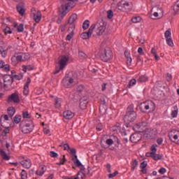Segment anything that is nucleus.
<instances>
[{
  "label": "nucleus",
  "mask_w": 179,
  "mask_h": 179,
  "mask_svg": "<svg viewBox=\"0 0 179 179\" xmlns=\"http://www.w3.org/2000/svg\"><path fill=\"white\" fill-rule=\"evenodd\" d=\"M118 174V171H115L113 173H110L108 175V178H114V177H115V176H117Z\"/></svg>",
  "instance_id": "64"
},
{
  "label": "nucleus",
  "mask_w": 179,
  "mask_h": 179,
  "mask_svg": "<svg viewBox=\"0 0 179 179\" xmlns=\"http://www.w3.org/2000/svg\"><path fill=\"white\" fill-rule=\"evenodd\" d=\"M141 20H142V18L141 17H134L133 18H131V22L133 23H139Z\"/></svg>",
  "instance_id": "47"
},
{
  "label": "nucleus",
  "mask_w": 179,
  "mask_h": 179,
  "mask_svg": "<svg viewBox=\"0 0 179 179\" xmlns=\"http://www.w3.org/2000/svg\"><path fill=\"white\" fill-rule=\"evenodd\" d=\"M104 31H106V23L101 21L96 30V36H101Z\"/></svg>",
  "instance_id": "11"
},
{
  "label": "nucleus",
  "mask_w": 179,
  "mask_h": 179,
  "mask_svg": "<svg viewBox=\"0 0 179 179\" xmlns=\"http://www.w3.org/2000/svg\"><path fill=\"white\" fill-rule=\"evenodd\" d=\"M80 36L83 40H87L92 37V34L90 32H89V31H87V32L82 33Z\"/></svg>",
  "instance_id": "23"
},
{
  "label": "nucleus",
  "mask_w": 179,
  "mask_h": 179,
  "mask_svg": "<svg viewBox=\"0 0 179 179\" xmlns=\"http://www.w3.org/2000/svg\"><path fill=\"white\" fill-rule=\"evenodd\" d=\"M87 99L85 97H83L80 99V108L81 110H86L87 107Z\"/></svg>",
  "instance_id": "16"
},
{
  "label": "nucleus",
  "mask_w": 179,
  "mask_h": 179,
  "mask_svg": "<svg viewBox=\"0 0 179 179\" xmlns=\"http://www.w3.org/2000/svg\"><path fill=\"white\" fill-rule=\"evenodd\" d=\"M8 103H15V104H19L20 103V98L19 97V93L15 92L10 94L8 98Z\"/></svg>",
  "instance_id": "8"
},
{
  "label": "nucleus",
  "mask_w": 179,
  "mask_h": 179,
  "mask_svg": "<svg viewBox=\"0 0 179 179\" xmlns=\"http://www.w3.org/2000/svg\"><path fill=\"white\" fill-rule=\"evenodd\" d=\"M157 144H153L152 146H151V148H150V150H151V152H152V153H156V152H157Z\"/></svg>",
  "instance_id": "52"
},
{
  "label": "nucleus",
  "mask_w": 179,
  "mask_h": 179,
  "mask_svg": "<svg viewBox=\"0 0 179 179\" xmlns=\"http://www.w3.org/2000/svg\"><path fill=\"white\" fill-rule=\"evenodd\" d=\"M169 137L170 141H171V142L176 143V141H177L176 143L179 145V132L178 131H171L169 134Z\"/></svg>",
  "instance_id": "10"
},
{
  "label": "nucleus",
  "mask_w": 179,
  "mask_h": 179,
  "mask_svg": "<svg viewBox=\"0 0 179 179\" xmlns=\"http://www.w3.org/2000/svg\"><path fill=\"white\" fill-rule=\"evenodd\" d=\"M63 117L65 120H72L75 117V113L68 110L63 113Z\"/></svg>",
  "instance_id": "15"
},
{
  "label": "nucleus",
  "mask_w": 179,
  "mask_h": 179,
  "mask_svg": "<svg viewBox=\"0 0 179 179\" xmlns=\"http://www.w3.org/2000/svg\"><path fill=\"white\" fill-rule=\"evenodd\" d=\"M55 105L56 108H59V107H61V99H55Z\"/></svg>",
  "instance_id": "51"
},
{
  "label": "nucleus",
  "mask_w": 179,
  "mask_h": 179,
  "mask_svg": "<svg viewBox=\"0 0 179 179\" xmlns=\"http://www.w3.org/2000/svg\"><path fill=\"white\" fill-rule=\"evenodd\" d=\"M1 68L4 72H9V71H10V66L9 64H6L3 60H0V69Z\"/></svg>",
  "instance_id": "19"
},
{
  "label": "nucleus",
  "mask_w": 179,
  "mask_h": 179,
  "mask_svg": "<svg viewBox=\"0 0 179 179\" xmlns=\"http://www.w3.org/2000/svg\"><path fill=\"white\" fill-rule=\"evenodd\" d=\"M107 15L108 19H113V16H114V13H113L112 10H108L107 11Z\"/></svg>",
  "instance_id": "50"
},
{
  "label": "nucleus",
  "mask_w": 179,
  "mask_h": 179,
  "mask_svg": "<svg viewBox=\"0 0 179 179\" xmlns=\"http://www.w3.org/2000/svg\"><path fill=\"white\" fill-rule=\"evenodd\" d=\"M21 178L22 179H27V172L23 169L21 172Z\"/></svg>",
  "instance_id": "54"
},
{
  "label": "nucleus",
  "mask_w": 179,
  "mask_h": 179,
  "mask_svg": "<svg viewBox=\"0 0 179 179\" xmlns=\"http://www.w3.org/2000/svg\"><path fill=\"white\" fill-rule=\"evenodd\" d=\"M148 80H149V78H148V76L146 75L141 76L138 79V82L140 83L148 82Z\"/></svg>",
  "instance_id": "29"
},
{
  "label": "nucleus",
  "mask_w": 179,
  "mask_h": 179,
  "mask_svg": "<svg viewBox=\"0 0 179 179\" xmlns=\"http://www.w3.org/2000/svg\"><path fill=\"white\" fill-rule=\"evenodd\" d=\"M31 16L33 17L36 23H40V20H41V12L37 11L36 13H32Z\"/></svg>",
  "instance_id": "18"
},
{
  "label": "nucleus",
  "mask_w": 179,
  "mask_h": 179,
  "mask_svg": "<svg viewBox=\"0 0 179 179\" xmlns=\"http://www.w3.org/2000/svg\"><path fill=\"white\" fill-rule=\"evenodd\" d=\"M122 12H131V10H132V7L131 6L129 2L126 1L124 8H122Z\"/></svg>",
  "instance_id": "26"
},
{
  "label": "nucleus",
  "mask_w": 179,
  "mask_h": 179,
  "mask_svg": "<svg viewBox=\"0 0 179 179\" xmlns=\"http://www.w3.org/2000/svg\"><path fill=\"white\" fill-rule=\"evenodd\" d=\"M33 69H34V66L33 65L23 66V71L24 72H27V71H33Z\"/></svg>",
  "instance_id": "41"
},
{
  "label": "nucleus",
  "mask_w": 179,
  "mask_h": 179,
  "mask_svg": "<svg viewBox=\"0 0 179 179\" xmlns=\"http://www.w3.org/2000/svg\"><path fill=\"white\" fill-rule=\"evenodd\" d=\"M146 167H148V162L146 161L141 163L140 169H146Z\"/></svg>",
  "instance_id": "60"
},
{
  "label": "nucleus",
  "mask_w": 179,
  "mask_h": 179,
  "mask_svg": "<svg viewBox=\"0 0 179 179\" xmlns=\"http://www.w3.org/2000/svg\"><path fill=\"white\" fill-rule=\"evenodd\" d=\"M21 58L22 62H24V61H29L30 59V55L28 53H21Z\"/></svg>",
  "instance_id": "33"
},
{
  "label": "nucleus",
  "mask_w": 179,
  "mask_h": 179,
  "mask_svg": "<svg viewBox=\"0 0 179 179\" xmlns=\"http://www.w3.org/2000/svg\"><path fill=\"white\" fill-rule=\"evenodd\" d=\"M149 110V113H153L156 110V104L152 101L141 103L140 105V110L141 113H146Z\"/></svg>",
  "instance_id": "2"
},
{
  "label": "nucleus",
  "mask_w": 179,
  "mask_h": 179,
  "mask_svg": "<svg viewBox=\"0 0 179 179\" xmlns=\"http://www.w3.org/2000/svg\"><path fill=\"white\" fill-rule=\"evenodd\" d=\"M100 58L103 62H108L113 59V52L110 49H105L103 53H101Z\"/></svg>",
  "instance_id": "4"
},
{
  "label": "nucleus",
  "mask_w": 179,
  "mask_h": 179,
  "mask_svg": "<svg viewBox=\"0 0 179 179\" xmlns=\"http://www.w3.org/2000/svg\"><path fill=\"white\" fill-rule=\"evenodd\" d=\"M76 1H78V0H66L65 3L62 4L61 8L59 9H61V10H64L68 13L70 9L75 7V2Z\"/></svg>",
  "instance_id": "3"
},
{
  "label": "nucleus",
  "mask_w": 179,
  "mask_h": 179,
  "mask_svg": "<svg viewBox=\"0 0 179 179\" xmlns=\"http://www.w3.org/2000/svg\"><path fill=\"white\" fill-rule=\"evenodd\" d=\"M23 94L25 96H27V94H29V85H26V84L24 86V91H23Z\"/></svg>",
  "instance_id": "55"
},
{
  "label": "nucleus",
  "mask_w": 179,
  "mask_h": 179,
  "mask_svg": "<svg viewBox=\"0 0 179 179\" xmlns=\"http://www.w3.org/2000/svg\"><path fill=\"white\" fill-rule=\"evenodd\" d=\"M69 61V57L65 55L60 56L57 62L59 66H60V69H65Z\"/></svg>",
  "instance_id": "5"
},
{
  "label": "nucleus",
  "mask_w": 179,
  "mask_h": 179,
  "mask_svg": "<svg viewBox=\"0 0 179 179\" xmlns=\"http://www.w3.org/2000/svg\"><path fill=\"white\" fill-rule=\"evenodd\" d=\"M138 115L134 108V104H130L127 108L126 114L124 115L123 120L125 124H131L136 120Z\"/></svg>",
  "instance_id": "1"
},
{
  "label": "nucleus",
  "mask_w": 179,
  "mask_h": 179,
  "mask_svg": "<svg viewBox=\"0 0 179 179\" xmlns=\"http://www.w3.org/2000/svg\"><path fill=\"white\" fill-rule=\"evenodd\" d=\"M33 130L31 129V127H27L26 126H23L22 127V132L23 134H30V132H31Z\"/></svg>",
  "instance_id": "32"
},
{
  "label": "nucleus",
  "mask_w": 179,
  "mask_h": 179,
  "mask_svg": "<svg viewBox=\"0 0 179 179\" xmlns=\"http://www.w3.org/2000/svg\"><path fill=\"white\" fill-rule=\"evenodd\" d=\"M163 158V155H159V154H156V152H154L152 155V159L154 160H162V159Z\"/></svg>",
  "instance_id": "36"
},
{
  "label": "nucleus",
  "mask_w": 179,
  "mask_h": 179,
  "mask_svg": "<svg viewBox=\"0 0 179 179\" xmlns=\"http://www.w3.org/2000/svg\"><path fill=\"white\" fill-rule=\"evenodd\" d=\"M166 40V43L168 44V45H169V47H173L174 45V43H173V40L171 39V38H168Z\"/></svg>",
  "instance_id": "53"
},
{
  "label": "nucleus",
  "mask_w": 179,
  "mask_h": 179,
  "mask_svg": "<svg viewBox=\"0 0 179 179\" xmlns=\"http://www.w3.org/2000/svg\"><path fill=\"white\" fill-rule=\"evenodd\" d=\"M69 153H70V155H71V158L75 157V156H78V155H76V149H75V148H70Z\"/></svg>",
  "instance_id": "45"
},
{
  "label": "nucleus",
  "mask_w": 179,
  "mask_h": 179,
  "mask_svg": "<svg viewBox=\"0 0 179 179\" xmlns=\"http://www.w3.org/2000/svg\"><path fill=\"white\" fill-rule=\"evenodd\" d=\"M8 111V114L9 115V117H10V118H12V117H13V115H15V113H16V109H15V108L13 107H9L7 109Z\"/></svg>",
  "instance_id": "24"
},
{
  "label": "nucleus",
  "mask_w": 179,
  "mask_h": 179,
  "mask_svg": "<svg viewBox=\"0 0 179 179\" xmlns=\"http://www.w3.org/2000/svg\"><path fill=\"white\" fill-rule=\"evenodd\" d=\"M78 57L80 59H86V58H87V55H86L83 51H79Z\"/></svg>",
  "instance_id": "38"
},
{
  "label": "nucleus",
  "mask_w": 179,
  "mask_h": 179,
  "mask_svg": "<svg viewBox=\"0 0 179 179\" xmlns=\"http://www.w3.org/2000/svg\"><path fill=\"white\" fill-rule=\"evenodd\" d=\"M12 77L13 80L16 79V80H21V79H23V74H21V73L18 75L15 74V75H13Z\"/></svg>",
  "instance_id": "44"
},
{
  "label": "nucleus",
  "mask_w": 179,
  "mask_h": 179,
  "mask_svg": "<svg viewBox=\"0 0 179 179\" xmlns=\"http://www.w3.org/2000/svg\"><path fill=\"white\" fill-rule=\"evenodd\" d=\"M171 115L172 118H177L178 115V107L177 106H173V110L171 111Z\"/></svg>",
  "instance_id": "21"
},
{
  "label": "nucleus",
  "mask_w": 179,
  "mask_h": 179,
  "mask_svg": "<svg viewBox=\"0 0 179 179\" xmlns=\"http://www.w3.org/2000/svg\"><path fill=\"white\" fill-rule=\"evenodd\" d=\"M173 10L174 12H178L179 10V0H178L174 6H173Z\"/></svg>",
  "instance_id": "49"
},
{
  "label": "nucleus",
  "mask_w": 179,
  "mask_h": 179,
  "mask_svg": "<svg viewBox=\"0 0 179 179\" xmlns=\"http://www.w3.org/2000/svg\"><path fill=\"white\" fill-rule=\"evenodd\" d=\"M127 1L122 0L121 1H120L117 5V7L118 8L119 10H121V12H122V9H124L125 8V3Z\"/></svg>",
  "instance_id": "27"
},
{
  "label": "nucleus",
  "mask_w": 179,
  "mask_h": 179,
  "mask_svg": "<svg viewBox=\"0 0 179 179\" xmlns=\"http://www.w3.org/2000/svg\"><path fill=\"white\" fill-rule=\"evenodd\" d=\"M166 79L167 82H171L173 80V76L170 73H167Z\"/></svg>",
  "instance_id": "57"
},
{
  "label": "nucleus",
  "mask_w": 179,
  "mask_h": 179,
  "mask_svg": "<svg viewBox=\"0 0 179 179\" xmlns=\"http://www.w3.org/2000/svg\"><path fill=\"white\" fill-rule=\"evenodd\" d=\"M67 12L65 10H62L61 9H59L58 15L59 17L57 18V24H61L62 23V20H64V17L66 16Z\"/></svg>",
  "instance_id": "14"
},
{
  "label": "nucleus",
  "mask_w": 179,
  "mask_h": 179,
  "mask_svg": "<svg viewBox=\"0 0 179 179\" xmlns=\"http://www.w3.org/2000/svg\"><path fill=\"white\" fill-rule=\"evenodd\" d=\"M71 160L73 162L74 164H76V167H82L80 170H85V166L82 164V162L79 161L78 159V156H75V157H72Z\"/></svg>",
  "instance_id": "17"
},
{
  "label": "nucleus",
  "mask_w": 179,
  "mask_h": 179,
  "mask_svg": "<svg viewBox=\"0 0 179 179\" xmlns=\"http://www.w3.org/2000/svg\"><path fill=\"white\" fill-rule=\"evenodd\" d=\"M66 163V158H65V155H63V158L59 159V162H57V166L64 165Z\"/></svg>",
  "instance_id": "40"
},
{
  "label": "nucleus",
  "mask_w": 179,
  "mask_h": 179,
  "mask_svg": "<svg viewBox=\"0 0 179 179\" xmlns=\"http://www.w3.org/2000/svg\"><path fill=\"white\" fill-rule=\"evenodd\" d=\"M90 26V21H89V20H86L83 23V30H87V29H89Z\"/></svg>",
  "instance_id": "35"
},
{
  "label": "nucleus",
  "mask_w": 179,
  "mask_h": 179,
  "mask_svg": "<svg viewBox=\"0 0 179 179\" xmlns=\"http://www.w3.org/2000/svg\"><path fill=\"white\" fill-rule=\"evenodd\" d=\"M21 120H22V116L17 115H15V116L14 117V119H13L14 122H15V124H19V122H20Z\"/></svg>",
  "instance_id": "46"
},
{
  "label": "nucleus",
  "mask_w": 179,
  "mask_h": 179,
  "mask_svg": "<svg viewBox=\"0 0 179 179\" xmlns=\"http://www.w3.org/2000/svg\"><path fill=\"white\" fill-rule=\"evenodd\" d=\"M139 141H141V138L138 134H133L130 136V141L132 142V143H138Z\"/></svg>",
  "instance_id": "20"
},
{
  "label": "nucleus",
  "mask_w": 179,
  "mask_h": 179,
  "mask_svg": "<svg viewBox=\"0 0 179 179\" xmlns=\"http://www.w3.org/2000/svg\"><path fill=\"white\" fill-rule=\"evenodd\" d=\"M17 10L21 16H23V15H24L25 10L24 8H23V7L20 6H17Z\"/></svg>",
  "instance_id": "39"
},
{
  "label": "nucleus",
  "mask_w": 179,
  "mask_h": 179,
  "mask_svg": "<svg viewBox=\"0 0 179 179\" xmlns=\"http://www.w3.org/2000/svg\"><path fill=\"white\" fill-rule=\"evenodd\" d=\"M77 20H78V15H76V13L71 15L69 18L67 24L71 26L70 27H71V29H75V24H73V23H75V22H76Z\"/></svg>",
  "instance_id": "13"
},
{
  "label": "nucleus",
  "mask_w": 179,
  "mask_h": 179,
  "mask_svg": "<svg viewBox=\"0 0 179 179\" xmlns=\"http://www.w3.org/2000/svg\"><path fill=\"white\" fill-rule=\"evenodd\" d=\"M106 145H108V146H111V145L114 144V141L111 138H108L106 141Z\"/></svg>",
  "instance_id": "62"
},
{
  "label": "nucleus",
  "mask_w": 179,
  "mask_h": 179,
  "mask_svg": "<svg viewBox=\"0 0 179 179\" xmlns=\"http://www.w3.org/2000/svg\"><path fill=\"white\" fill-rule=\"evenodd\" d=\"M9 127H6L4 130L1 132L2 136H6L7 134H9Z\"/></svg>",
  "instance_id": "56"
},
{
  "label": "nucleus",
  "mask_w": 179,
  "mask_h": 179,
  "mask_svg": "<svg viewBox=\"0 0 179 179\" xmlns=\"http://www.w3.org/2000/svg\"><path fill=\"white\" fill-rule=\"evenodd\" d=\"M134 85H136V79H131L129 81V87L131 88V87L134 86Z\"/></svg>",
  "instance_id": "61"
},
{
  "label": "nucleus",
  "mask_w": 179,
  "mask_h": 179,
  "mask_svg": "<svg viewBox=\"0 0 179 179\" xmlns=\"http://www.w3.org/2000/svg\"><path fill=\"white\" fill-rule=\"evenodd\" d=\"M24 126L27 127V128H31L32 130H33V128H34V124H33V120H31L27 121V122L25 123V125Z\"/></svg>",
  "instance_id": "37"
},
{
  "label": "nucleus",
  "mask_w": 179,
  "mask_h": 179,
  "mask_svg": "<svg viewBox=\"0 0 179 179\" xmlns=\"http://www.w3.org/2000/svg\"><path fill=\"white\" fill-rule=\"evenodd\" d=\"M165 38H171V31L170 29H168L165 31Z\"/></svg>",
  "instance_id": "48"
},
{
  "label": "nucleus",
  "mask_w": 179,
  "mask_h": 179,
  "mask_svg": "<svg viewBox=\"0 0 179 179\" xmlns=\"http://www.w3.org/2000/svg\"><path fill=\"white\" fill-rule=\"evenodd\" d=\"M19 162L24 169H30L31 167V160L27 157H20Z\"/></svg>",
  "instance_id": "6"
},
{
  "label": "nucleus",
  "mask_w": 179,
  "mask_h": 179,
  "mask_svg": "<svg viewBox=\"0 0 179 179\" xmlns=\"http://www.w3.org/2000/svg\"><path fill=\"white\" fill-rule=\"evenodd\" d=\"M0 155H1L3 160H9L10 159V157L9 156H8L6 152L5 151H3V150H0Z\"/></svg>",
  "instance_id": "34"
},
{
  "label": "nucleus",
  "mask_w": 179,
  "mask_h": 179,
  "mask_svg": "<svg viewBox=\"0 0 179 179\" xmlns=\"http://www.w3.org/2000/svg\"><path fill=\"white\" fill-rule=\"evenodd\" d=\"M50 157H58V153L54 152V151H50Z\"/></svg>",
  "instance_id": "63"
},
{
  "label": "nucleus",
  "mask_w": 179,
  "mask_h": 179,
  "mask_svg": "<svg viewBox=\"0 0 179 179\" xmlns=\"http://www.w3.org/2000/svg\"><path fill=\"white\" fill-rule=\"evenodd\" d=\"M22 117L24 118H31V116L30 115V114H29V112L27 111L22 112Z\"/></svg>",
  "instance_id": "58"
},
{
  "label": "nucleus",
  "mask_w": 179,
  "mask_h": 179,
  "mask_svg": "<svg viewBox=\"0 0 179 179\" xmlns=\"http://www.w3.org/2000/svg\"><path fill=\"white\" fill-rule=\"evenodd\" d=\"M138 159L133 160V162L131 163V171H134L135 170V169H136V167L138 166Z\"/></svg>",
  "instance_id": "42"
},
{
  "label": "nucleus",
  "mask_w": 179,
  "mask_h": 179,
  "mask_svg": "<svg viewBox=\"0 0 179 179\" xmlns=\"http://www.w3.org/2000/svg\"><path fill=\"white\" fill-rule=\"evenodd\" d=\"M2 118H3V121H9V117L8 116V115H2L1 116L0 118V124L1 125V127H3V128H5V125L3 124V122H2Z\"/></svg>",
  "instance_id": "31"
},
{
  "label": "nucleus",
  "mask_w": 179,
  "mask_h": 179,
  "mask_svg": "<svg viewBox=\"0 0 179 179\" xmlns=\"http://www.w3.org/2000/svg\"><path fill=\"white\" fill-rule=\"evenodd\" d=\"M24 24H20L19 26L17 25V23H15V24L13 25L14 29H17L18 33H22L24 30Z\"/></svg>",
  "instance_id": "28"
},
{
  "label": "nucleus",
  "mask_w": 179,
  "mask_h": 179,
  "mask_svg": "<svg viewBox=\"0 0 179 179\" xmlns=\"http://www.w3.org/2000/svg\"><path fill=\"white\" fill-rule=\"evenodd\" d=\"M16 59L17 62H22V53H18L11 58V61L13 62Z\"/></svg>",
  "instance_id": "25"
},
{
  "label": "nucleus",
  "mask_w": 179,
  "mask_h": 179,
  "mask_svg": "<svg viewBox=\"0 0 179 179\" xmlns=\"http://www.w3.org/2000/svg\"><path fill=\"white\" fill-rule=\"evenodd\" d=\"M72 37H73V31H72L70 34H68L66 36V40L67 41H71V40L72 39Z\"/></svg>",
  "instance_id": "59"
},
{
  "label": "nucleus",
  "mask_w": 179,
  "mask_h": 179,
  "mask_svg": "<svg viewBox=\"0 0 179 179\" xmlns=\"http://www.w3.org/2000/svg\"><path fill=\"white\" fill-rule=\"evenodd\" d=\"M111 131L113 132H115V134H117L120 129H121V124L120 123H116L113 127L110 128Z\"/></svg>",
  "instance_id": "22"
},
{
  "label": "nucleus",
  "mask_w": 179,
  "mask_h": 179,
  "mask_svg": "<svg viewBox=\"0 0 179 179\" xmlns=\"http://www.w3.org/2000/svg\"><path fill=\"white\" fill-rule=\"evenodd\" d=\"M62 83L64 87H69L73 83V78L66 76L62 80Z\"/></svg>",
  "instance_id": "12"
},
{
  "label": "nucleus",
  "mask_w": 179,
  "mask_h": 179,
  "mask_svg": "<svg viewBox=\"0 0 179 179\" xmlns=\"http://www.w3.org/2000/svg\"><path fill=\"white\" fill-rule=\"evenodd\" d=\"M3 31L5 36H7V34H12V29L9 27H6V28L3 29Z\"/></svg>",
  "instance_id": "43"
},
{
  "label": "nucleus",
  "mask_w": 179,
  "mask_h": 179,
  "mask_svg": "<svg viewBox=\"0 0 179 179\" xmlns=\"http://www.w3.org/2000/svg\"><path fill=\"white\" fill-rule=\"evenodd\" d=\"M4 87H10L13 83V77L10 75H5L3 77Z\"/></svg>",
  "instance_id": "9"
},
{
  "label": "nucleus",
  "mask_w": 179,
  "mask_h": 179,
  "mask_svg": "<svg viewBox=\"0 0 179 179\" xmlns=\"http://www.w3.org/2000/svg\"><path fill=\"white\" fill-rule=\"evenodd\" d=\"M107 106H103V105H100L99 106V113L100 114H101L102 115H104V114L106 113H107Z\"/></svg>",
  "instance_id": "30"
},
{
  "label": "nucleus",
  "mask_w": 179,
  "mask_h": 179,
  "mask_svg": "<svg viewBox=\"0 0 179 179\" xmlns=\"http://www.w3.org/2000/svg\"><path fill=\"white\" fill-rule=\"evenodd\" d=\"M148 127V122L143 121L134 125V128L136 132H143Z\"/></svg>",
  "instance_id": "7"
}]
</instances>
